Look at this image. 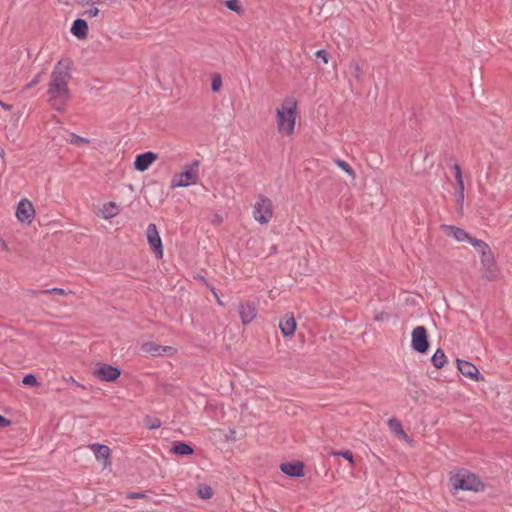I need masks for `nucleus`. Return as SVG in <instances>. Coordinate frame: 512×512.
Instances as JSON below:
<instances>
[{"label":"nucleus","instance_id":"35","mask_svg":"<svg viewBox=\"0 0 512 512\" xmlns=\"http://www.w3.org/2000/svg\"><path fill=\"white\" fill-rule=\"evenodd\" d=\"M42 293L43 294H56V295H59V296H65L68 294L67 291H65L64 289L62 288H51V289H46V290H42Z\"/></svg>","mask_w":512,"mask_h":512},{"label":"nucleus","instance_id":"29","mask_svg":"<svg viewBox=\"0 0 512 512\" xmlns=\"http://www.w3.org/2000/svg\"><path fill=\"white\" fill-rule=\"evenodd\" d=\"M224 4L228 9H230L238 14L243 13V7L239 0H227V1H225Z\"/></svg>","mask_w":512,"mask_h":512},{"label":"nucleus","instance_id":"49","mask_svg":"<svg viewBox=\"0 0 512 512\" xmlns=\"http://www.w3.org/2000/svg\"><path fill=\"white\" fill-rule=\"evenodd\" d=\"M253 215L256 217V206L253 208Z\"/></svg>","mask_w":512,"mask_h":512},{"label":"nucleus","instance_id":"46","mask_svg":"<svg viewBox=\"0 0 512 512\" xmlns=\"http://www.w3.org/2000/svg\"><path fill=\"white\" fill-rule=\"evenodd\" d=\"M34 86H35V85H32V82H29V83L25 86V88H24V89H25V90H27V89H30V88H32V87H34Z\"/></svg>","mask_w":512,"mask_h":512},{"label":"nucleus","instance_id":"43","mask_svg":"<svg viewBox=\"0 0 512 512\" xmlns=\"http://www.w3.org/2000/svg\"><path fill=\"white\" fill-rule=\"evenodd\" d=\"M0 106L5 110H11L12 106L0 100Z\"/></svg>","mask_w":512,"mask_h":512},{"label":"nucleus","instance_id":"9","mask_svg":"<svg viewBox=\"0 0 512 512\" xmlns=\"http://www.w3.org/2000/svg\"><path fill=\"white\" fill-rule=\"evenodd\" d=\"M273 217L272 201L266 197L258 195V223L266 224Z\"/></svg>","mask_w":512,"mask_h":512},{"label":"nucleus","instance_id":"37","mask_svg":"<svg viewBox=\"0 0 512 512\" xmlns=\"http://www.w3.org/2000/svg\"><path fill=\"white\" fill-rule=\"evenodd\" d=\"M99 14V9L97 7H92L84 12L83 15H85L88 18L96 17Z\"/></svg>","mask_w":512,"mask_h":512},{"label":"nucleus","instance_id":"5","mask_svg":"<svg viewBox=\"0 0 512 512\" xmlns=\"http://www.w3.org/2000/svg\"><path fill=\"white\" fill-rule=\"evenodd\" d=\"M411 346L418 353L424 354L429 349L427 330L424 326H417L412 331Z\"/></svg>","mask_w":512,"mask_h":512},{"label":"nucleus","instance_id":"11","mask_svg":"<svg viewBox=\"0 0 512 512\" xmlns=\"http://www.w3.org/2000/svg\"><path fill=\"white\" fill-rule=\"evenodd\" d=\"M141 350L151 356L172 355L175 349L171 346H162L154 342H146L141 346Z\"/></svg>","mask_w":512,"mask_h":512},{"label":"nucleus","instance_id":"2","mask_svg":"<svg viewBox=\"0 0 512 512\" xmlns=\"http://www.w3.org/2000/svg\"><path fill=\"white\" fill-rule=\"evenodd\" d=\"M296 109L297 103L291 98L286 99L281 108L277 109V124L279 132L288 136L294 133Z\"/></svg>","mask_w":512,"mask_h":512},{"label":"nucleus","instance_id":"31","mask_svg":"<svg viewBox=\"0 0 512 512\" xmlns=\"http://www.w3.org/2000/svg\"><path fill=\"white\" fill-rule=\"evenodd\" d=\"M335 163L337 164V166H339L347 174H349L353 178L355 177L354 170L352 169V167L347 162H345V161H343L341 159H337V160H335Z\"/></svg>","mask_w":512,"mask_h":512},{"label":"nucleus","instance_id":"30","mask_svg":"<svg viewBox=\"0 0 512 512\" xmlns=\"http://www.w3.org/2000/svg\"><path fill=\"white\" fill-rule=\"evenodd\" d=\"M69 143L74 145H85L89 144L90 140L84 137H81L79 135H76L74 133L70 134V139L67 140Z\"/></svg>","mask_w":512,"mask_h":512},{"label":"nucleus","instance_id":"23","mask_svg":"<svg viewBox=\"0 0 512 512\" xmlns=\"http://www.w3.org/2000/svg\"><path fill=\"white\" fill-rule=\"evenodd\" d=\"M349 73L357 81H360L363 74V64L356 60L351 61L349 65Z\"/></svg>","mask_w":512,"mask_h":512},{"label":"nucleus","instance_id":"12","mask_svg":"<svg viewBox=\"0 0 512 512\" xmlns=\"http://www.w3.org/2000/svg\"><path fill=\"white\" fill-rule=\"evenodd\" d=\"M157 159V155L153 152H145L136 156L134 167L136 170L143 172Z\"/></svg>","mask_w":512,"mask_h":512},{"label":"nucleus","instance_id":"3","mask_svg":"<svg viewBox=\"0 0 512 512\" xmlns=\"http://www.w3.org/2000/svg\"><path fill=\"white\" fill-rule=\"evenodd\" d=\"M450 481L455 490L479 492L484 489L479 477L467 470H460L451 475Z\"/></svg>","mask_w":512,"mask_h":512},{"label":"nucleus","instance_id":"7","mask_svg":"<svg viewBox=\"0 0 512 512\" xmlns=\"http://www.w3.org/2000/svg\"><path fill=\"white\" fill-rule=\"evenodd\" d=\"M15 215L19 222L30 225L35 215L33 204L28 199L20 200L17 205Z\"/></svg>","mask_w":512,"mask_h":512},{"label":"nucleus","instance_id":"39","mask_svg":"<svg viewBox=\"0 0 512 512\" xmlns=\"http://www.w3.org/2000/svg\"><path fill=\"white\" fill-rule=\"evenodd\" d=\"M146 494L141 492H130L127 494V498L134 499V498H145Z\"/></svg>","mask_w":512,"mask_h":512},{"label":"nucleus","instance_id":"17","mask_svg":"<svg viewBox=\"0 0 512 512\" xmlns=\"http://www.w3.org/2000/svg\"><path fill=\"white\" fill-rule=\"evenodd\" d=\"M240 317L243 324H248L256 317V309L252 304L241 305Z\"/></svg>","mask_w":512,"mask_h":512},{"label":"nucleus","instance_id":"38","mask_svg":"<svg viewBox=\"0 0 512 512\" xmlns=\"http://www.w3.org/2000/svg\"><path fill=\"white\" fill-rule=\"evenodd\" d=\"M315 55L318 57V58H321L322 61L327 64L328 63V54L325 50L323 49H320L318 51H316Z\"/></svg>","mask_w":512,"mask_h":512},{"label":"nucleus","instance_id":"4","mask_svg":"<svg viewBox=\"0 0 512 512\" xmlns=\"http://www.w3.org/2000/svg\"><path fill=\"white\" fill-rule=\"evenodd\" d=\"M200 161L194 160L183 166L180 173L175 174L171 179V188L187 187L196 184L199 180Z\"/></svg>","mask_w":512,"mask_h":512},{"label":"nucleus","instance_id":"36","mask_svg":"<svg viewBox=\"0 0 512 512\" xmlns=\"http://www.w3.org/2000/svg\"><path fill=\"white\" fill-rule=\"evenodd\" d=\"M146 426L149 429H156L161 426V421L157 418H147L146 419Z\"/></svg>","mask_w":512,"mask_h":512},{"label":"nucleus","instance_id":"8","mask_svg":"<svg viewBox=\"0 0 512 512\" xmlns=\"http://www.w3.org/2000/svg\"><path fill=\"white\" fill-rule=\"evenodd\" d=\"M121 374L119 368L114 367L112 365L106 363H98L96 369L94 370V375L106 382L115 381Z\"/></svg>","mask_w":512,"mask_h":512},{"label":"nucleus","instance_id":"18","mask_svg":"<svg viewBox=\"0 0 512 512\" xmlns=\"http://www.w3.org/2000/svg\"><path fill=\"white\" fill-rule=\"evenodd\" d=\"M90 449L93 451L98 460H108L111 452L108 446L97 443L90 445Z\"/></svg>","mask_w":512,"mask_h":512},{"label":"nucleus","instance_id":"1","mask_svg":"<svg viewBox=\"0 0 512 512\" xmlns=\"http://www.w3.org/2000/svg\"><path fill=\"white\" fill-rule=\"evenodd\" d=\"M70 78L71 66L69 61H58L50 75L47 96L49 104L61 113L65 111V106L71 98L68 87Z\"/></svg>","mask_w":512,"mask_h":512},{"label":"nucleus","instance_id":"19","mask_svg":"<svg viewBox=\"0 0 512 512\" xmlns=\"http://www.w3.org/2000/svg\"><path fill=\"white\" fill-rule=\"evenodd\" d=\"M455 170V179L457 183V191H458V202H463L464 199V182L462 177V171L458 164L454 165Z\"/></svg>","mask_w":512,"mask_h":512},{"label":"nucleus","instance_id":"10","mask_svg":"<svg viewBox=\"0 0 512 512\" xmlns=\"http://www.w3.org/2000/svg\"><path fill=\"white\" fill-rule=\"evenodd\" d=\"M457 368L463 376L469 379L475 381L484 380V377L480 375L477 367L468 361L457 359Z\"/></svg>","mask_w":512,"mask_h":512},{"label":"nucleus","instance_id":"26","mask_svg":"<svg viewBox=\"0 0 512 512\" xmlns=\"http://www.w3.org/2000/svg\"><path fill=\"white\" fill-rule=\"evenodd\" d=\"M197 495L201 499H210L213 496V490L207 484H200L197 488Z\"/></svg>","mask_w":512,"mask_h":512},{"label":"nucleus","instance_id":"15","mask_svg":"<svg viewBox=\"0 0 512 512\" xmlns=\"http://www.w3.org/2000/svg\"><path fill=\"white\" fill-rule=\"evenodd\" d=\"M71 33L78 39H85L88 35V24L83 19H76L71 27Z\"/></svg>","mask_w":512,"mask_h":512},{"label":"nucleus","instance_id":"13","mask_svg":"<svg viewBox=\"0 0 512 512\" xmlns=\"http://www.w3.org/2000/svg\"><path fill=\"white\" fill-rule=\"evenodd\" d=\"M303 468H304V465L300 461L287 462V463H282L280 465V469L284 474H286L290 477H294V478H298L303 475Z\"/></svg>","mask_w":512,"mask_h":512},{"label":"nucleus","instance_id":"42","mask_svg":"<svg viewBox=\"0 0 512 512\" xmlns=\"http://www.w3.org/2000/svg\"><path fill=\"white\" fill-rule=\"evenodd\" d=\"M387 317H388L387 313H380V314H378V315H376L374 317V320L375 321H382V320H384V318H387Z\"/></svg>","mask_w":512,"mask_h":512},{"label":"nucleus","instance_id":"44","mask_svg":"<svg viewBox=\"0 0 512 512\" xmlns=\"http://www.w3.org/2000/svg\"><path fill=\"white\" fill-rule=\"evenodd\" d=\"M28 294L32 295V296H37L39 294H43L42 293V290L41 291H37V290H28Z\"/></svg>","mask_w":512,"mask_h":512},{"label":"nucleus","instance_id":"20","mask_svg":"<svg viewBox=\"0 0 512 512\" xmlns=\"http://www.w3.org/2000/svg\"><path fill=\"white\" fill-rule=\"evenodd\" d=\"M171 452L176 455H191L193 448L181 441H175L171 447Z\"/></svg>","mask_w":512,"mask_h":512},{"label":"nucleus","instance_id":"27","mask_svg":"<svg viewBox=\"0 0 512 512\" xmlns=\"http://www.w3.org/2000/svg\"><path fill=\"white\" fill-rule=\"evenodd\" d=\"M481 256V264L482 266H489L495 262L494 255L491 251V248H488L485 251L479 253Z\"/></svg>","mask_w":512,"mask_h":512},{"label":"nucleus","instance_id":"40","mask_svg":"<svg viewBox=\"0 0 512 512\" xmlns=\"http://www.w3.org/2000/svg\"><path fill=\"white\" fill-rule=\"evenodd\" d=\"M10 425V420L0 415V427L5 428Z\"/></svg>","mask_w":512,"mask_h":512},{"label":"nucleus","instance_id":"33","mask_svg":"<svg viewBox=\"0 0 512 512\" xmlns=\"http://www.w3.org/2000/svg\"><path fill=\"white\" fill-rule=\"evenodd\" d=\"M333 454L336 456H342L343 458L348 460L352 466L354 465V460H353L354 456L350 450H341V451L334 452Z\"/></svg>","mask_w":512,"mask_h":512},{"label":"nucleus","instance_id":"41","mask_svg":"<svg viewBox=\"0 0 512 512\" xmlns=\"http://www.w3.org/2000/svg\"><path fill=\"white\" fill-rule=\"evenodd\" d=\"M41 76H42V73H38L37 75H35L34 78L30 81V82H32V85L36 86L40 82Z\"/></svg>","mask_w":512,"mask_h":512},{"label":"nucleus","instance_id":"25","mask_svg":"<svg viewBox=\"0 0 512 512\" xmlns=\"http://www.w3.org/2000/svg\"><path fill=\"white\" fill-rule=\"evenodd\" d=\"M388 426L392 432L399 436H406L403 426L399 420L392 418L388 421Z\"/></svg>","mask_w":512,"mask_h":512},{"label":"nucleus","instance_id":"34","mask_svg":"<svg viewBox=\"0 0 512 512\" xmlns=\"http://www.w3.org/2000/svg\"><path fill=\"white\" fill-rule=\"evenodd\" d=\"M22 383L29 386L38 385V381L33 374H27L26 376H24Z\"/></svg>","mask_w":512,"mask_h":512},{"label":"nucleus","instance_id":"16","mask_svg":"<svg viewBox=\"0 0 512 512\" xmlns=\"http://www.w3.org/2000/svg\"><path fill=\"white\" fill-rule=\"evenodd\" d=\"M443 229L447 235L453 236L457 241H469L471 236L462 228H458L451 225H443Z\"/></svg>","mask_w":512,"mask_h":512},{"label":"nucleus","instance_id":"6","mask_svg":"<svg viewBox=\"0 0 512 512\" xmlns=\"http://www.w3.org/2000/svg\"><path fill=\"white\" fill-rule=\"evenodd\" d=\"M146 234L151 251L154 253L156 258L161 259L163 257L162 240L154 223H150L147 226Z\"/></svg>","mask_w":512,"mask_h":512},{"label":"nucleus","instance_id":"47","mask_svg":"<svg viewBox=\"0 0 512 512\" xmlns=\"http://www.w3.org/2000/svg\"><path fill=\"white\" fill-rule=\"evenodd\" d=\"M277 250V246L276 245H272L271 246V252L270 253H275Z\"/></svg>","mask_w":512,"mask_h":512},{"label":"nucleus","instance_id":"28","mask_svg":"<svg viewBox=\"0 0 512 512\" xmlns=\"http://www.w3.org/2000/svg\"><path fill=\"white\" fill-rule=\"evenodd\" d=\"M468 242L478 251V253H481L482 251H485L488 248H490V246L486 242L472 236L471 238H469Z\"/></svg>","mask_w":512,"mask_h":512},{"label":"nucleus","instance_id":"22","mask_svg":"<svg viewBox=\"0 0 512 512\" xmlns=\"http://www.w3.org/2000/svg\"><path fill=\"white\" fill-rule=\"evenodd\" d=\"M447 361V357L442 349H437L431 358V362L437 369L442 368Z\"/></svg>","mask_w":512,"mask_h":512},{"label":"nucleus","instance_id":"14","mask_svg":"<svg viewBox=\"0 0 512 512\" xmlns=\"http://www.w3.org/2000/svg\"><path fill=\"white\" fill-rule=\"evenodd\" d=\"M279 327L284 336H292L296 330V321L293 316L285 315L279 322Z\"/></svg>","mask_w":512,"mask_h":512},{"label":"nucleus","instance_id":"48","mask_svg":"<svg viewBox=\"0 0 512 512\" xmlns=\"http://www.w3.org/2000/svg\"><path fill=\"white\" fill-rule=\"evenodd\" d=\"M4 149L2 147H0V157L3 158L4 157Z\"/></svg>","mask_w":512,"mask_h":512},{"label":"nucleus","instance_id":"24","mask_svg":"<svg viewBox=\"0 0 512 512\" xmlns=\"http://www.w3.org/2000/svg\"><path fill=\"white\" fill-rule=\"evenodd\" d=\"M118 214V207L114 202H108L103 206L102 216L104 219H110Z\"/></svg>","mask_w":512,"mask_h":512},{"label":"nucleus","instance_id":"21","mask_svg":"<svg viewBox=\"0 0 512 512\" xmlns=\"http://www.w3.org/2000/svg\"><path fill=\"white\" fill-rule=\"evenodd\" d=\"M499 270L495 262L489 266H482V277L489 281H494L498 278Z\"/></svg>","mask_w":512,"mask_h":512},{"label":"nucleus","instance_id":"32","mask_svg":"<svg viewBox=\"0 0 512 512\" xmlns=\"http://www.w3.org/2000/svg\"><path fill=\"white\" fill-rule=\"evenodd\" d=\"M222 86V78L219 74H215L213 77H212V82H211V89L213 92H217L220 90Z\"/></svg>","mask_w":512,"mask_h":512},{"label":"nucleus","instance_id":"45","mask_svg":"<svg viewBox=\"0 0 512 512\" xmlns=\"http://www.w3.org/2000/svg\"><path fill=\"white\" fill-rule=\"evenodd\" d=\"M1 245L4 250H6V251L8 250V245L4 240H1Z\"/></svg>","mask_w":512,"mask_h":512}]
</instances>
